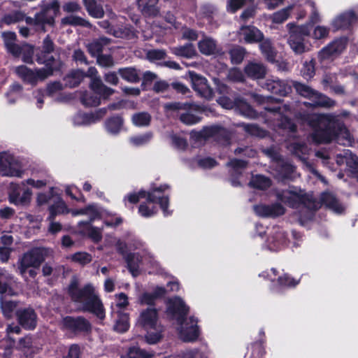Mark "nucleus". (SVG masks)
<instances>
[{
    "mask_svg": "<svg viewBox=\"0 0 358 358\" xmlns=\"http://www.w3.org/2000/svg\"><path fill=\"white\" fill-rule=\"evenodd\" d=\"M348 115L347 112L340 115L331 114H313L308 117V124L313 128L311 138L317 143H329L334 139L343 145H352L354 141L348 129L341 121L342 117Z\"/></svg>",
    "mask_w": 358,
    "mask_h": 358,
    "instance_id": "nucleus-1",
    "label": "nucleus"
},
{
    "mask_svg": "<svg viewBox=\"0 0 358 358\" xmlns=\"http://www.w3.org/2000/svg\"><path fill=\"white\" fill-rule=\"evenodd\" d=\"M187 312L188 307L181 298L175 296L168 301L167 313L178 322L180 338L185 342H191L199 337V330L197 320L193 317L183 320Z\"/></svg>",
    "mask_w": 358,
    "mask_h": 358,
    "instance_id": "nucleus-2",
    "label": "nucleus"
},
{
    "mask_svg": "<svg viewBox=\"0 0 358 358\" xmlns=\"http://www.w3.org/2000/svg\"><path fill=\"white\" fill-rule=\"evenodd\" d=\"M78 280L76 278L73 279L69 287V292L79 308L94 314L100 320H103L105 309L95 288L90 284L81 289H78Z\"/></svg>",
    "mask_w": 358,
    "mask_h": 358,
    "instance_id": "nucleus-3",
    "label": "nucleus"
},
{
    "mask_svg": "<svg viewBox=\"0 0 358 358\" xmlns=\"http://www.w3.org/2000/svg\"><path fill=\"white\" fill-rule=\"evenodd\" d=\"M169 189L168 185H162L157 187H153L150 192H148L145 196L146 201L140 204L138 207L139 214L144 217H150L154 216L157 212L156 203H159L164 216L171 215V211L168 209L169 198L161 196L162 192H164Z\"/></svg>",
    "mask_w": 358,
    "mask_h": 358,
    "instance_id": "nucleus-4",
    "label": "nucleus"
},
{
    "mask_svg": "<svg viewBox=\"0 0 358 358\" xmlns=\"http://www.w3.org/2000/svg\"><path fill=\"white\" fill-rule=\"evenodd\" d=\"M47 180L31 177L20 184L11 183L9 192L10 201L15 205H27L32 197L31 188L40 189L45 186Z\"/></svg>",
    "mask_w": 358,
    "mask_h": 358,
    "instance_id": "nucleus-5",
    "label": "nucleus"
},
{
    "mask_svg": "<svg viewBox=\"0 0 358 358\" xmlns=\"http://www.w3.org/2000/svg\"><path fill=\"white\" fill-rule=\"evenodd\" d=\"M71 213L73 216H86L88 220L83 222L90 224L96 220H103V225L111 228L116 227L122 222L121 217L103 208L96 203H92L80 209H73L71 210Z\"/></svg>",
    "mask_w": 358,
    "mask_h": 358,
    "instance_id": "nucleus-6",
    "label": "nucleus"
},
{
    "mask_svg": "<svg viewBox=\"0 0 358 358\" xmlns=\"http://www.w3.org/2000/svg\"><path fill=\"white\" fill-rule=\"evenodd\" d=\"M137 323L148 331L145 336L150 344H155L162 337V327L158 323V313L157 309L150 306L140 313Z\"/></svg>",
    "mask_w": 358,
    "mask_h": 358,
    "instance_id": "nucleus-7",
    "label": "nucleus"
},
{
    "mask_svg": "<svg viewBox=\"0 0 358 358\" xmlns=\"http://www.w3.org/2000/svg\"><path fill=\"white\" fill-rule=\"evenodd\" d=\"M164 108L168 115H173L174 113H178L179 120L186 125L197 124L201 119L198 115L200 108L194 104L173 102L164 104Z\"/></svg>",
    "mask_w": 358,
    "mask_h": 358,
    "instance_id": "nucleus-8",
    "label": "nucleus"
},
{
    "mask_svg": "<svg viewBox=\"0 0 358 358\" xmlns=\"http://www.w3.org/2000/svg\"><path fill=\"white\" fill-rule=\"evenodd\" d=\"M127 262L128 268L134 277L139 274L141 266H147L150 269L149 273L155 272L159 267L155 257L146 250L129 254L127 257Z\"/></svg>",
    "mask_w": 358,
    "mask_h": 358,
    "instance_id": "nucleus-9",
    "label": "nucleus"
},
{
    "mask_svg": "<svg viewBox=\"0 0 358 358\" xmlns=\"http://www.w3.org/2000/svg\"><path fill=\"white\" fill-rule=\"evenodd\" d=\"M287 27L291 29L288 43L291 49L296 54H302L310 50V43L304 38L310 35L309 24H303L295 27L293 24H287Z\"/></svg>",
    "mask_w": 358,
    "mask_h": 358,
    "instance_id": "nucleus-10",
    "label": "nucleus"
},
{
    "mask_svg": "<svg viewBox=\"0 0 358 358\" xmlns=\"http://www.w3.org/2000/svg\"><path fill=\"white\" fill-rule=\"evenodd\" d=\"M11 277L9 273L4 270L0 269V303L3 314L5 317L9 318L13 315V311L16 308V303L7 299L8 296L15 294L13 288L10 287Z\"/></svg>",
    "mask_w": 358,
    "mask_h": 358,
    "instance_id": "nucleus-11",
    "label": "nucleus"
},
{
    "mask_svg": "<svg viewBox=\"0 0 358 358\" xmlns=\"http://www.w3.org/2000/svg\"><path fill=\"white\" fill-rule=\"evenodd\" d=\"M91 92H86L81 97L82 103L90 107L97 106L101 99H107L114 93V90L103 84L101 79H93L90 83Z\"/></svg>",
    "mask_w": 358,
    "mask_h": 358,
    "instance_id": "nucleus-12",
    "label": "nucleus"
},
{
    "mask_svg": "<svg viewBox=\"0 0 358 358\" xmlns=\"http://www.w3.org/2000/svg\"><path fill=\"white\" fill-rule=\"evenodd\" d=\"M278 197L281 201L287 203L292 208H297L300 205H303L306 208L313 210L317 209L320 206L319 202L313 200L312 198L306 195L301 190H285L280 194H278Z\"/></svg>",
    "mask_w": 358,
    "mask_h": 358,
    "instance_id": "nucleus-13",
    "label": "nucleus"
},
{
    "mask_svg": "<svg viewBox=\"0 0 358 358\" xmlns=\"http://www.w3.org/2000/svg\"><path fill=\"white\" fill-rule=\"evenodd\" d=\"M294 87L301 96L308 98L310 102L308 104L313 106L330 108L335 106V101L327 96L313 90L310 87L299 83H294Z\"/></svg>",
    "mask_w": 358,
    "mask_h": 358,
    "instance_id": "nucleus-14",
    "label": "nucleus"
},
{
    "mask_svg": "<svg viewBox=\"0 0 358 358\" xmlns=\"http://www.w3.org/2000/svg\"><path fill=\"white\" fill-rule=\"evenodd\" d=\"M24 172L17 158L8 152L0 153V174L8 177L22 178Z\"/></svg>",
    "mask_w": 358,
    "mask_h": 358,
    "instance_id": "nucleus-15",
    "label": "nucleus"
},
{
    "mask_svg": "<svg viewBox=\"0 0 358 358\" xmlns=\"http://www.w3.org/2000/svg\"><path fill=\"white\" fill-rule=\"evenodd\" d=\"M41 8V11L35 15L34 21L36 25L41 26L43 31H45L44 26L45 24L52 25L54 24L55 17L59 11V4L57 1L53 0L49 3L43 2ZM27 21L31 22L33 20L28 18Z\"/></svg>",
    "mask_w": 358,
    "mask_h": 358,
    "instance_id": "nucleus-16",
    "label": "nucleus"
},
{
    "mask_svg": "<svg viewBox=\"0 0 358 358\" xmlns=\"http://www.w3.org/2000/svg\"><path fill=\"white\" fill-rule=\"evenodd\" d=\"M54 68L48 63L45 68L37 69L36 71L25 66H20L15 68V73L24 82L34 85L38 81H42L50 76Z\"/></svg>",
    "mask_w": 358,
    "mask_h": 358,
    "instance_id": "nucleus-17",
    "label": "nucleus"
},
{
    "mask_svg": "<svg viewBox=\"0 0 358 358\" xmlns=\"http://www.w3.org/2000/svg\"><path fill=\"white\" fill-rule=\"evenodd\" d=\"M49 252L45 248H35L24 254L19 266L20 274L25 276L27 269L29 268H38Z\"/></svg>",
    "mask_w": 358,
    "mask_h": 358,
    "instance_id": "nucleus-18",
    "label": "nucleus"
},
{
    "mask_svg": "<svg viewBox=\"0 0 358 358\" xmlns=\"http://www.w3.org/2000/svg\"><path fill=\"white\" fill-rule=\"evenodd\" d=\"M264 153L269 157L272 160L275 161L273 166L278 172L280 178H292L294 172V166L289 162L281 159L276 150L273 148L264 150Z\"/></svg>",
    "mask_w": 358,
    "mask_h": 358,
    "instance_id": "nucleus-19",
    "label": "nucleus"
},
{
    "mask_svg": "<svg viewBox=\"0 0 358 358\" xmlns=\"http://www.w3.org/2000/svg\"><path fill=\"white\" fill-rule=\"evenodd\" d=\"M217 103L226 109L236 108V110L247 117L255 118L257 117L256 112L243 100L238 99L236 101H232L227 96H222L217 99Z\"/></svg>",
    "mask_w": 358,
    "mask_h": 358,
    "instance_id": "nucleus-20",
    "label": "nucleus"
},
{
    "mask_svg": "<svg viewBox=\"0 0 358 358\" xmlns=\"http://www.w3.org/2000/svg\"><path fill=\"white\" fill-rule=\"evenodd\" d=\"M347 40L345 38L336 39L324 47L318 52V58L320 62L331 59L334 55L341 53L345 48Z\"/></svg>",
    "mask_w": 358,
    "mask_h": 358,
    "instance_id": "nucleus-21",
    "label": "nucleus"
},
{
    "mask_svg": "<svg viewBox=\"0 0 358 358\" xmlns=\"http://www.w3.org/2000/svg\"><path fill=\"white\" fill-rule=\"evenodd\" d=\"M106 113V108H101L91 113L78 112L71 118L74 126H85L99 121Z\"/></svg>",
    "mask_w": 358,
    "mask_h": 358,
    "instance_id": "nucleus-22",
    "label": "nucleus"
},
{
    "mask_svg": "<svg viewBox=\"0 0 358 358\" xmlns=\"http://www.w3.org/2000/svg\"><path fill=\"white\" fill-rule=\"evenodd\" d=\"M192 87L201 96L210 99L213 97V90L208 84L207 80L193 71H189Z\"/></svg>",
    "mask_w": 358,
    "mask_h": 358,
    "instance_id": "nucleus-23",
    "label": "nucleus"
},
{
    "mask_svg": "<svg viewBox=\"0 0 358 358\" xmlns=\"http://www.w3.org/2000/svg\"><path fill=\"white\" fill-rule=\"evenodd\" d=\"M336 163L339 166L346 164L353 177L358 180V157L350 150H344L342 152L337 154Z\"/></svg>",
    "mask_w": 358,
    "mask_h": 358,
    "instance_id": "nucleus-24",
    "label": "nucleus"
},
{
    "mask_svg": "<svg viewBox=\"0 0 358 358\" xmlns=\"http://www.w3.org/2000/svg\"><path fill=\"white\" fill-rule=\"evenodd\" d=\"M262 87L280 96H285L291 92V86L285 81L273 78H268L262 85Z\"/></svg>",
    "mask_w": 358,
    "mask_h": 358,
    "instance_id": "nucleus-25",
    "label": "nucleus"
},
{
    "mask_svg": "<svg viewBox=\"0 0 358 358\" xmlns=\"http://www.w3.org/2000/svg\"><path fill=\"white\" fill-rule=\"evenodd\" d=\"M62 326L64 328L73 331H88L91 329L90 323L81 317L77 318L64 317L62 320Z\"/></svg>",
    "mask_w": 358,
    "mask_h": 358,
    "instance_id": "nucleus-26",
    "label": "nucleus"
},
{
    "mask_svg": "<svg viewBox=\"0 0 358 358\" xmlns=\"http://www.w3.org/2000/svg\"><path fill=\"white\" fill-rule=\"evenodd\" d=\"M355 20V15L351 10L345 11L336 15L331 22L334 31L348 29Z\"/></svg>",
    "mask_w": 358,
    "mask_h": 358,
    "instance_id": "nucleus-27",
    "label": "nucleus"
},
{
    "mask_svg": "<svg viewBox=\"0 0 358 358\" xmlns=\"http://www.w3.org/2000/svg\"><path fill=\"white\" fill-rule=\"evenodd\" d=\"M254 210L259 216L271 217L282 215L285 213V208L280 204L258 205L254 207Z\"/></svg>",
    "mask_w": 358,
    "mask_h": 358,
    "instance_id": "nucleus-28",
    "label": "nucleus"
},
{
    "mask_svg": "<svg viewBox=\"0 0 358 358\" xmlns=\"http://www.w3.org/2000/svg\"><path fill=\"white\" fill-rule=\"evenodd\" d=\"M20 324L27 329H32L36 325V315L31 308H26L17 312Z\"/></svg>",
    "mask_w": 358,
    "mask_h": 358,
    "instance_id": "nucleus-29",
    "label": "nucleus"
},
{
    "mask_svg": "<svg viewBox=\"0 0 358 358\" xmlns=\"http://www.w3.org/2000/svg\"><path fill=\"white\" fill-rule=\"evenodd\" d=\"M124 120L120 115L108 117L104 122L105 131L111 136H117L122 130Z\"/></svg>",
    "mask_w": 358,
    "mask_h": 358,
    "instance_id": "nucleus-30",
    "label": "nucleus"
},
{
    "mask_svg": "<svg viewBox=\"0 0 358 358\" xmlns=\"http://www.w3.org/2000/svg\"><path fill=\"white\" fill-rule=\"evenodd\" d=\"M240 36L248 43H257L263 39V34L253 26H243L240 29Z\"/></svg>",
    "mask_w": 358,
    "mask_h": 358,
    "instance_id": "nucleus-31",
    "label": "nucleus"
},
{
    "mask_svg": "<svg viewBox=\"0 0 358 358\" xmlns=\"http://www.w3.org/2000/svg\"><path fill=\"white\" fill-rule=\"evenodd\" d=\"M159 0H137L138 8L145 16H155L159 13Z\"/></svg>",
    "mask_w": 358,
    "mask_h": 358,
    "instance_id": "nucleus-32",
    "label": "nucleus"
},
{
    "mask_svg": "<svg viewBox=\"0 0 358 358\" xmlns=\"http://www.w3.org/2000/svg\"><path fill=\"white\" fill-rule=\"evenodd\" d=\"M78 227L82 233L87 235L94 242H99L102 238V230L103 226L101 228L95 227L88 222H80Z\"/></svg>",
    "mask_w": 358,
    "mask_h": 358,
    "instance_id": "nucleus-33",
    "label": "nucleus"
},
{
    "mask_svg": "<svg viewBox=\"0 0 358 358\" xmlns=\"http://www.w3.org/2000/svg\"><path fill=\"white\" fill-rule=\"evenodd\" d=\"M2 37L7 50L14 57H20V45L15 43L16 34L14 32L5 31L2 33Z\"/></svg>",
    "mask_w": 358,
    "mask_h": 358,
    "instance_id": "nucleus-34",
    "label": "nucleus"
},
{
    "mask_svg": "<svg viewBox=\"0 0 358 358\" xmlns=\"http://www.w3.org/2000/svg\"><path fill=\"white\" fill-rule=\"evenodd\" d=\"M245 73L252 79H261L266 75V69L262 64L250 62L245 67Z\"/></svg>",
    "mask_w": 358,
    "mask_h": 358,
    "instance_id": "nucleus-35",
    "label": "nucleus"
},
{
    "mask_svg": "<svg viewBox=\"0 0 358 358\" xmlns=\"http://www.w3.org/2000/svg\"><path fill=\"white\" fill-rule=\"evenodd\" d=\"M321 202L336 213L340 214L344 210L343 206L338 203L334 196L324 192L321 196Z\"/></svg>",
    "mask_w": 358,
    "mask_h": 358,
    "instance_id": "nucleus-36",
    "label": "nucleus"
},
{
    "mask_svg": "<svg viewBox=\"0 0 358 358\" xmlns=\"http://www.w3.org/2000/svg\"><path fill=\"white\" fill-rule=\"evenodd\" d=\"M222 132L221 128L217 126L206 127L199 131H192L191 137L195 140L202 141L208 138L215 136Z\"/></svg>",
    "mask_w": 358,
    "mask_h": 358,
    "instance_id": "nucleus-37",
    "label": "nucleus"
},
{
    "mask_svg": "<svg viewBox=\"0 0 358 358\" xmlns=\"http://www.w3.org/2000/svg\"><path fill=\"white\" fill-rule=\"evenodd\" d=\"M165 289L162 287H157L153 293L144 292L138 297V302L141 305H149L152 306L154 304L155 299L164 294Z\"/></svg>",
    "mask_w": 358,
    "mask_h": 358,
    "instance_id": "nucleus-38",
    "label": "nucleus"
},
{
    "mask_svg": "<svg viewBox=\"0 0 358 358\" xmlns=\"http://www.w3.org/2000/svg\"><path fill=\"white\" fill-rule=\"evenodd\" d=\"M54 203L50 208V220H52L56 215L71 213L64 201L59 197L52 198Z\"/></svg>",
    "mask_w": 358,
    "mask_h": 358,
    "instance_id": "nucleus-39",
    "label": "nucleus"
},
{
    "mask_svg": "<svg viewBox=\"0 0 358 358\" xmlns=\"http://www.w3.org/2000/svg\"><path fill=\"white\" fill-rule=\"evenodd\" d=\"M110 43V40L105 37H101L97 40L87 44V48L89 52L94 57L101 55L100 53Z\"/></svg>",
    "mask_w": 358,
    "mask_h": 358,
    "instance_id": "nucleus-40",
    "label": "nucleus"
},
{
    "mask_svg": "<svg viewBox=\"0 0 358 358\" xmlns=\"http://www.w3.org/2000/svg\"><path fill=\"white\" fill-rule=\"evenodd\" d=\"M199 51L205 55H210L215 52L217 44L215 40L209 37H204L198 43Z\"/></svg>",
    "mask_w": 358,
    "mask_h": 358,
    "instance_id": "nucleus-41",
    "label": "nucleus"
},
{
    "mask_svg": "<svg viewBox=\"0 0 358 358\" xmlns=\"http://www.w3.org/2000/svg\"><path fill=\"white\" fill-rule=\"evenodd\" d=\"M286 243L285 235L282 231H278L268 241V248L271 251L280 250Z\"/></svg>",
    "mask_w": 358,
    "mask_h": 358,
    "instance_id": "nucleus-42",
    "label": "nucleus"
},
{
    "mask_svg": "<svg viewBox=\"0 0 358 358\" xmlns=\"http://www.w3.org/2000/svg\"><path fill=\"white\" fill-rule=\"evenodd\" d=\"M129 328V315L118 312L117 319L115 320L113 329L118 333H124Z\"/></svg>",
    "mask_w": 358,
    "mask_h": 358,
    "instance_id": "nucleus-43",
    "label": "nucleus"
},
{
    "mask_svg": "<svg viewBox=\"0 0 358 358\" xmlns=\"http://www.w3.org/2000/svg\"><path fill=\"white\" fill-rule=\"evenodd\" d=\"M85 8L89 14L96 18H101L103 16L104 11L102 6L94 0H83Z\"/></svg>",
    "mask_w": 358,
    "mask_h": 358,
    "instance_id": "nucleus-44",
    "label": "nucleus"
},
{
    "mask_svg": "<svg viewBox=\"0 0 358 358\" xmlns=\"http://www.w3.org/2000/svg\"><path fill=\"white\" fill-rule=\"evenodd\" d=\"M330 28L324 25H316L312 31H310V35L315 41H324L329 35Z\"/></svg>",
    "mask_w": 358,
    "mask_h": 358,
    "instance_id": "nucleus-45",
    "label": "nucleus"
},
{
    "mask_svg": "<svg viewBox=\"0 0 358 358\" xmlns=\"http://www.w3.org/2000/svg\"><path fill=\"white\" fill-rule=\"evenodd\" d=\"M171 52L176 55L185 57H192L196 55V50L192 43L171 48Z\"/></svg>",
    "mask_w": 358,
    "mask_h": 358,
    "instance_id": "nucleus-46",
    "label": "nucleus"
},
{
    "mask_svg": "<svg viewBox=\"0 0 358 358\" xmlns=\"http://www.w3.org/2000/svg\"><path fill=\"white\" fill-rule=\"evenodd\" d=\"M85 78V73L80 70L71 72L64 78L65 85L69 87L78 86Z\"/></svg>",
    "mask_w": 358,
    "mask_h": 358,
    "instance_id": "nucleus-47",
    "label": "nucleus"
},
{
    "mask_svg": "<svg viewBox=\"0 0 358 358\" xmlns=\"http://www.w3.org/2000/svg\"><path fill=\"white\" fill-rule=\"evenodd\" d=\"M131 121L136 127H147L150 123L151 115L146 112L136 113L132 115Z\"/></svg>",
    "mask_w": 358,
    "mask_h": 358,
    "instance_id": "nucleus-48",
    "label": "nucleus"
},
{
    "mask_svg": "<svg viewBox=\"0 0 358 358\" xmlns=\"http://www.w3.org/2000/svg\"><path fill=\"white\" fill-rule=\"evenodd\" d=\"M287 148L292 153L303 161L305 160V158L303 156L308 155L309 152V149L306 145L299 142H293L290 143Z\"/></svg>",
    "mask_w": 358,
    "mask_h": 358,
    "instance_id": "nucleus-49",
    "label": "nucleus"
},
{
    "mask_svg": "<svg viewBox=\"0 0 358 358\" xmlns=\"http://www.w3.org/2000/svg\"><path fill=\"white\" fill-rule=\"evenodd\" d=\"M250 185L257 189H266L271 185L270 179L262 175L253 176Z\"/></svg>",
    "mask_w": 358,
    "mask_h": 358,
    "instance_id": "nucleus-50",
    "label": "nucleus"
},
{
    "mask_svg": "<svg viewBox=\"0 0 358 358\" xmlns=\"http://www.w3.org/2000/svg\"><path fill=\"white\" fill-rule=\"evenodd\" d=\"M43 48L44 50V56L41 57L40 55H37V62L39 64H50V57L48 56V54L51 52L53 50V43L49 38V37H46L43 41ZM51 66V64H50Z\"/></svg>",
    "mask_w": 358,
    "mask_h": 358,
    "instance_id": "nucleus-51",
    "label": "nucleus"
},
{
    "mask_svg": "<svg viewBox=\"0 0 358 358\" xmlns=\"http://www.w3.org/2000/svg\"><path fill=\"white\" fill-rule=\"evenodd\" d=\"M262 54L269 62H274L275 57V52L269 40L263 41L259 45Z\"/></svg>",
    "mask_w": 358,
    "mask_h": 358,
    "instance_id": "nucleus-52",
    "label": "nucleus"
},
{
    "mask_svg": "<svg viewBox=\"0 0 358 358\" xmlns=\"http://www.w3.org/2000/svg\"><path fill=\"white\" fill-rule=\"evenodd\" d=\"M153 354L144 351L136 346L130 348L127 355L122 358H152Z\"/></svg>",
    "mask_w": 358,
    "mask_h": 358,
    "instance_id": "nucleus-53",
    "label": "nucleus"
},
{
    "mask_svg": "<svg viewBox=\"0 0 358 358\" xmlns=\"http://www.w3.org/2000/svg\"><path fill=\"white\" fill-rule=\"evenodd\" d=\"M119 73L121 77L130 83H136L139 80V76L136 70L134 68L120 69Z\"/></svg>",
    "mask_w": 358,
    "mask_h": 358,
    "instance_id": "nucleus-54",
    "label": "nucleus"
},
{
    "mask_svg": "<svg viewBox=\"0 0 358 358\" xmlns=\"http://www.w3.org/2000/svg\"><path fill=\"white\" fill-rule=\"evenodd\" d=\"M152 138L151 132H147L143 134L131 136L129 138V143L134 146H141L148 143Z\"/></svg>",
    "mask_w": 358,
    "mask_h": 358,
    "instance_id": "nucleus-55",
    "label": "nucleus"
},
{
    "mask_svg": "<svg viewBox=\"0 0 358 358\" xmlns=\"http://www.w3.org/2000/svg\"><path fill=\"white\" fill-rule=\"evenodd\" d=\"M292 6H288L278 12L274 13L271 18L274 23H282L285 21L289 16Z\"/></svg>",
    "mask_w": 358,
    "mask_h": 358,
    "instance_id": "nucleus-56",
    "label": "nucleus"
},
{
    "mask_svg": "<svg viewBox=\"0 0 358 358\" xmlns=\"http://www.w3.org/2000/svg\"><path fill=\"white\" fill-rule=\"evenodd\" d=\"M62 24L64 25L70 24V25H82L87 27L90 25V23L85 20L84 19L75 16V15H69L65 17L62 19Z\"/></svg>",
    "mask_w": 358,
    "mask_h": 358,
    "instance_id": "nucleus-57",
    "label": "nucleus"
},
{
    "mask_svg": "<svg viewBox=\"0 0 358 358\" xmlns=\"http://www.w3.org/2000/svg\"><path fill=\"white\" fill-rule=\"evenodd\" d=\"M229 54L232 63L240 64L245 57V50L243 48L237 46L231 49Z\"/></svg>",
    "mask_w": 358,
    "mask_h": 358,
    "instance_id": "nucleus-58",
    "label": "nucleus"
},
{
    "mask_svg": "<svg viewBox=\"0 0 358 358\" xmlns=\"http://www.w3.org/2000/svg\"><path fill=\"white\" fill-rule=\"evenodd\" d=\"M22 90V87L21 85L18 83H14L10 87V89L7 94L8 103L10 104L15 103V101L18 99Z\"/></svg>",
    "mask_w": 358,
    "mask_h": 358,
    "instance_id": "nucleus-59",
    "label": "nucleus"
},
{
    "mask_svg": "<svg viewBox=\"0 0 358 358\" xmlns=\"http://www.w3.org/2000/svg\"><path fill=\"white\" fill-rule=\"evenodd\" d=\"M20 57H22V61L25 63H32V56L34 54L33 47L27 44L20 46Z\"/></svg>",
    "mask_w": 358,
    "mask_h": 358,
    "instance_id": "nucleus-60",
    "label": "nucleus"
},
{
    "mask_svg": "<svg viewBox=\"0 0 358 358\" xmlns=\"http://www.w3.org/2000/svg\"><path fill=\"white\" fill-rule=\"evenodd\" d=\"M299 279L296 280L288 274H283L278 278V282L280 286L292 287H295L299 283Z\"/></svg>",
    "mask_w": 358,
    "mask_h": 358,
    "instance_id": "nucleus-61",
    "label": "nucleus"
},
{
    "mask_svg": "<svg viewBox=\"0 0 358 358\" xmlns=\"http://www.w3.org/2000/svg\"><path fill=\"white\" fill-rule=\"evenodd\" d=\"M179 358H208V356L197 349H191L182 352Z\"/></svg>",
    "mask_w": 358,
    "mask_h": 358,
    "instance_id": "nucleus-62",
    "label": "nucleus"
},
{
    "mask_svg": "<svg viewBox=\"0 0 358 358\" xmlns=\"http://www.w3.org/2000/svg\"><path fill=\"white\" fill-rule=\"evenodd\" d=\"M301 73L306 79H309L313 77L315 75V64L313 60L304 62L301 69Z\"/></svg>",
    "mask_w": 358,
    "mask_h": 358,
    "instance_id": "nucleus-63",
    "label": "nucleus"
},
{
    "mask_svg": "<svg viewBox=\"0 0 358 358\" xmlns=\"http://www.w3.org/2000/svg\"><path fill=\"white\" fill-rule=\"evenodd\" d=\"M115 306L120 309H124L129 305V299L124 293H119L115 295Z\"/></svg>",
    "mask_w": 358,
    "mask_h": 358,
    "instance_id": "nucleus-64",
    "label": "nucleus"
}]
</instances>
